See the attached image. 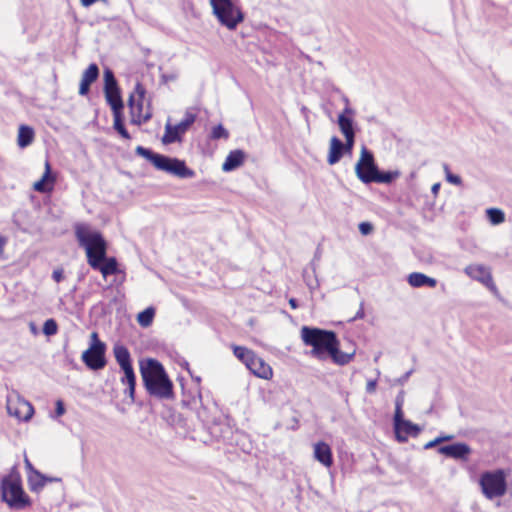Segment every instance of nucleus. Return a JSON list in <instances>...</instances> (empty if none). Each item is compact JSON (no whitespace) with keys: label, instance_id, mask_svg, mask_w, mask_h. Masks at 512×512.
<instances>
[{"label":"nucleus","instance_id":"obj_45","mask_svg":"<svg viewBox=\"0 0 512 512\" xmlns=\"http://www.w3.org/2000/svg\"><path fill=\"white\" fill-rule=\"evenodd\" d=\"M412 373H413V370L412 369L409 370L403 376H401L400 378L397 379V383L403 385L409 379V377L411 376Z\"/></svg>","mask_w":512,"mask_h":512},{"label":"nucleus","instance_id":"obj_8","mask_svg":"<svg viewBox=\"0 0 512 512\" xmlns=\"http://www.w3.org/2000/svg\"><path fill=\"white\" fill-rule=\"evenodd\" d=\"M90 338V346L82 353V361L91 370H101L107 364L106 344L99 339L97 332H92Z\"/></svg>","mask_w":512,"mask_h":512},{"label":"nucleus","instance_id":"obj_26","mask_svg":"<svg viewBox=\"0 0 512 512\" xmlns=\"http://www.w3.org/2000/svg\"><path fill=\"white\" fill-rule=\"evenodd\" d=\"M35 137L34 129L27 125H20L18 129L17 144L21 148H25L32 144Z\"/></svg>","mask_w":512,"mask_h":512},{"label":"nucleus","instance_id":"obj_44","mask_svg":"<svg viewBox=\"0 0 512 512\" xmlns=\"http://www.w3.org/2000/svg\"><path fill=\"white\" fill-rule=\"evenodd\" d=\"M8 243V238L0 233V260L3 259L5 246Z\"/></svg>","mask_w":512,"mask_h":512},{"label":"nucleus","instance_id":"obj_40","mask_svg":"<svg viewBox=\"0 0 512 512\" xmlns=\"http://www.w3.org/2000/svg\"><path fill=\"white\" fill-rule=\"evenodd\" d=\"M359 231L362 235H369L373 231V225L370 222H361L359 224Z\"/></svg>","mask_w":512,"mask_h":512},{"label":"nucleus","instance_id":"obj_13","mask_svg":"<svg viewBox=\"0 0 512 512\" xmlns=\"http://www.w3.org/2000/svg\"><path fill=\"white\" fill-rule=\"evenodd\" d=\"M7 412L19 420L28 421L33 416L34 408L28 401L19 398L15 405L8 400Z\"/></svg>","mask_w":512,"mask_h":512},{"label":"nucleus","instance_id":"obj_23","mask_svg":"<svg viewBox=\"0 0 512 512\" xmlns=\"http://www.w3.org/2000/svg\"><path fill=\"white\" fill-rule=\"evenodd\" d=\"M407 282L414 288L424 286L434 288L437 285V280L435 278L429 277L420 272L410 273L407 277Z\"/></svg>","mask_w":512,"mask_h":512},{"label":"nucleus","instance_id":"obj_7","mask_svg":"<svg viewBox=\"0 0 512 512\" xmlns=\"http://www.w3.org/2000/svg\"><path fill=\"white\" fill-rule=\"evenodd\" d=\"M214 15L229 30H234L244 20L240 8L232 0H210Z\"/></svg>","mask_w":512,"mask_h":512},{"label":"nucleus","instance_id":"obj_50","mask_svg":"<svg viewBox=\"0 0 512 512\" xmlns=\"http://www.w3.org/2000/svg\"><path fill=\"white\" fill-rule=\"evenodd\" d=\"M136 91L139 94L140 98H143L145 90L140 84H137Z\"/></svg>","mask_w":512,"mask_h":512},{"label":"nucleus","instance_id":"obj_49","mask_svg":"<svg viewBox=\"0 0 512 512\" xmlns=\"http://www.w3.org/2000/svg\"><path fill=\"white\" fill-rule=\"evenodd\" d=\"M440 183H435L432 185L431 192L436 196L440 190Z\"/></svg>","mask_w":512,"mask_h":512},{"label":"nucleus","instance_id":"obj_10","mask_svg":"<svg viewBox=\"0 0 512 512\" xmlns=\"http://www.w3.org/2000/svg\"><path fill=\"white\" fill-rule=\"evenodd\" d=\"M196 121V114L187 111L185 118L176 125H172L169 122L165 125V133L162 137L163 144H172L180 142L182 135H184L189 128Z\"/></svg>","mask_w":512,"mask_h":512},{"label":"nucleus","instance_id":"obj_4","mask_svg":"<svg viewBox=\"0 0 512 512\" xmlns=\"http://www.w3.org/2000/svg\"><path fill=\"white\" fill-rule=\"evenodd\" d=\"M0 489L2 500L10 508L21 510L31 505L29 496L23 490L20 475L15 470L1 479Z\"/></svg>","mask_w":512,"mask_h":512},{"label":"nucleus","instance_id":"obj_53","mask_svg":"<svg viewBox=\"0 0 512 512\" xmlns=\"http://www.w3.org/2000/svg\"><path fill=\"white\" fill-rule=\"evenodd\" d=\"M438 438L440 439V443H442V442L449 441V440L453 439V436L445 435V436H439Z\"/></svg>","mask_w":512,"mask_h":512},{"label":"nucleus","instance_id":"obj_17","mask_svg":"<svg viewBox=\"0 0 512 512\" xmlns=\"http://www.w3.org/2000/svg\"><path fill=\"white\" fill-rule=\"evenodd\" d=\"M55 176L52 174L51 166L48 161L45 162V172L41 179L36 181L33 185L35 191L40 193L50 192L53 189L55 183Z\"/></svg>","mask_w":512,"mask_h":512},{"label":"nucleus","instance_id":"obj_25","mask_svg":"<svg viewBox=\"0 0 512 512\" xmlns=\"http://www.w3.org/2000/svg\"><path fill=\"white\" fill-rule=\"evenodd\" d=\"M113 354L116 362L121 368L132 365L131 355L128 348L122 344H115Z\"/></svg>","mask_w":512,"mask_h":512},{"label":"nucleus","instance_id":"obj_41","mask_svg":"<svg viewBox=\"0 0 512 512\" xmlns=\"http://www.w3.org/2000/svg\"><path fill=\"white\" fill-rule=\"evenodd\" d=\"M345 152H350L353 149L354 143H355V134L350 135L348 137H345Z\"/></svg>","mask_w":512,"mask_h":512},{"label":"nucleus","instance_id":"obj_54","mask_svg":"<svg viewBox=\"0 0 512 512\" xmlns=\"http://www.w3.org/2000/svg\"><path fill=\"white\" fill-rule=\"evenodd\" d=\"M151 117H152V114L150 112L142 114V121H144V123H146L148 120H150Z\"/></svg>","mask_w":512,"mask_h":512},{"label":"nucleus","instance_id":"obj_43","mask_svg":"<svg viewBox=\"0 0 512 512\" xmlns=\"http://www.w3.org/2000/svg\"><path fill=\"white\" fill-rule=\"evenodd\" d=\"M65 413V406L62 400L56 401L55 414L56 417H60Z\"/></svg>","mask_w":512,"mask_h":512},{"label":"nucleus","instance_id":"obj_18","mask_svg":"<svg viewBox=\"0 0 512 512\" xmlns=\"http://www.w3.org/2000/svg\"><path fill=\"white\" fill-rule=\"evenodd\" d=\"M99 77V69L98 66H88V68L83 72L80 86H79V94L81 96H86L90 91V86L94 83Z\"/></svg>","mask_w":512,"mask_h":512},{"label":"nucleus","instance_id":"obj_19","mask_svg":"<svg viewBox=\"0 0 512 512\" xmlns=\"http://www.w3.org/2000/svg\"><path fill=\"white\" fill-rule=\"evenodd\" d=\"M123 371V377H121L120 382L123 385L127 386V389L124 391L125 394H127L131 400V402H134L135 400V387H136V375L133 369V366H127L124 368H121Z\"/></svg>","mask_w":512,"mask_h":512},{"label":"nucleus","instance_id":"obj_52","mask_svg":"<svg viewBox=\"0 0 512 512\" xmlns=\"http://www.w3.org/2000/svg\"><path fill=\"white\" fill-rule=\"evenodd\" d=\"M289 305L291 306L292 309H296L298 308V301L295 298H290Z\"/></svg>","mask_w":512,"mask_h":512},{"label":"nucleus","instance_id":"obj_48","mask_svg":"<svg viewBox=\"0 0 512 512\" xmlns=\"http://www.w3.org/2000/svg\"><path fill=\"white\" fill-rule=\"evenodd\" d=\"M439 444H440V439L437 437L434 440L429 441L428 443H426L424 445V449H431V448H433V447H435V446H437Z\"/></svg>","mask_w":512,"mask_h":512},{"label":"nucleus","instance_id":"obj_33","mask_svg":"<svg viewBox=\"0 0 512 512\" xmlns=\"http://www.w3.org/2000/svg\"><path fill=\"white\" fill-rule=\"evenodd\" d=\"M154 316L155 309L153 307H148L137 315V321L140 326L148 327L152 324Z\"/></svg>","mask_w":512,"mask_h":512},{"label":"nucleus","instance_id":"obj_24","mask_svg":"<svg viewBox=\"0 0 512 512\" xmlns=\"http://www.w3.org/2000/svg\"><path fill=\"white\" fill-rule=\"evenodd\" d=\"M245 159V153L242 150H233L226 157L225 162L222 165L223 171L229 172L237 169L242 165Z\"/></svg>","mask_w":512,"mask_h":512},{"label":"nucleus","instance_id":"obj_11","mask_svg":"<svg viewBox=\"0 0 512 512\" xmlns=\"http://www.w3.org/2000/svg\"><path fill=\"white\" fill-rule=\"evenodd\" d=\"M464 271L470 278L486 286L495 296H499V290L489 268L483 265H468Z\"/></svg>","mask_w":512,"mask_h":512},{"label":"nucleus","instance_id":"obj_58","mask_svg":"<svg viewBox=\"0 0 512 512\" xmlns=\"http://www.w3.org/2000/svg\"><path fill=\"white\" fill-rule=\"evenodd\" d=\"M195 380H196L197 382H200V381H201V378H200V377H196V378H195Z\"/></svg>","mask_w":512,"mask_h":512},{"label":"nucleus","instance_id":"obj_32","mask_svg":"<svg viewBox=\"0 0 512 512\" xmlns=\"http://www.w3.org/2000/svg\"><path fill=\"white\" fill-rule=\"evenodd\" d=\"M119 90L114 73L110 69H106L104 72V93L105 98L109 99V91Z\"/></svg>","mask_w":512,"mask_h":512},{"label":"nucleus","instance_id":"obj_36","mask_svg":"<svg viewBox=\"0 0 512 512\" xmlns=\"http://www.w3.org/2000/svg\"><path fill=\"white\" fill-rule=\"evenodd\" d=\"M404 401H405V392L403 390H401L395 398V412H394L393 418L400 419V417L402 415H404V413H403Z\"/></svg>","mask_w":512,"mask_h":512},{"label":"nucleus","instance_id":"obj_57","mask_svg":"<svg viewBox=\"0 0 512 512\" xmlns=\"http://www.w3.org/2000/svg\"><path fill=\"white\" fill-rule=\"evenodd\" d=\"M60 481L59 478L48 477L47 482Z\"/></svg>","mask_w":512,"mask_h":512},{"label":"nucleus","instance_id":"obj_59","mask_svg":"<svg viewBox=\"0 0 512 512\" xmlns=\"http://www.w3.org/2000/svg\"><path fill=\"white\" fill-rule=\"evenodd\" d=\"M31 327H32V331H35V327L33 324H31Z\"/></svg>","mask_w":512,"mask_h":512},{"label":"nucleus","instance_id":"obj_16","mask_svg":"<svg viewBox=\"0 0 512 512\" xmlns=\"http://www.w3.org/2000/svg\"><path fill=\"white\" fill-rule=\"evenodd\" d=\"M249 371L253 373L255 376L268 380L272 378L273 371L269 364H267L261 357H259L256 353L254 357H252L248 367Z\"/></svg>","mask_w":512,"mask_h":512},{"label":"nucleus","instance_id":"obj_27","mask_svg":"<svg viewBox=\"0 0 512 512\" xmlns=\"http://www.w3.org/2000/svg\"><path fill=\"white\" fill-rule=\"evenodd\" d=\"M401 175L399 170L394 171H381L377 170L375 175L371 180V183H380V184H391L394 180H396Z\"/></svg>","mask_w":512,"mask_h":512},{"label":"nucleus","instance_id":"obj_56","mask_svg":"<svg viewBox=\"0 0 512 512\" xmlns=\"http://www.w3.org/2000/svg\"><path fill=\"white\" fill-rule=\"evenodd\" d=\"M163 80L164 82H168V81H172L174 80V76H166V75H163Z\"/></svg>","mask_w":512,"mask_h":512},{"label":"nucleus","instance_id":"obj_5","mask_svg":"<svg viewBox=\"0 0 512 512\" xmlns=\"http://www.w3.org/2000/svg\"><path fill=\"white\" fill-rule=\"evenodd\" d=\"M75 235L79 245L86 251L88 264H90V260L92 259L106 258L107 242L100 232H91L88 226L84 224H77L75 226Z\"/></svg>","mask_w":512,"mask_h":512},{"label":"nucleus","instance_id":"obj_38","mask_svg":"<svg viewBox=\"0 0 512 512\" xmlns=\"http://www.w3.org/2000/svg\"><path fill=\"white\" fill-rule=\"evenodd\" d=\"M210 137L214 140L222 138L227 139L229 137V133L222 124H218L212 128Z\"/></svg>","mask_w":512,"mask_h":512},{"label":"nucleus","instance_id":"obj_20","mask_svg":"<svg viewBox=\"0 0 512 512\" xmlns=\"http://www.w3.org/2000/svg\"><path fill=\"white\" fill-rule=\"evenodd\" d=\"M314 457L325 467L333 464V455L330 446L325 442H318L314 445Z\"/></svg>","mask_w":512,"mask_h":512},{"label":"nucleus","instance_id":"obj_37","mask_svg":"<svg viewBox=\"0 0 512 512\" xmlns=\"http://www.w3.org/2000/svg\"><path fill=\"white\" fill-rule=\"evenodd\" d=\"M57 332H58L57 322L53 318L47 319L43 324V333L46 336L50 337V336L57 334Z\"/></svg>","mask_w":512,"mask_h":512},{"label":"nucleus","instance_id":"obj_46","mask_svg":"<svg viewBox=\"0 0 512 512\" xmlns=\"http://www.w3.org/2000/svg\"><path fill=\"white\" fill-rule=\"evenodd\" d=\"M375 390H376V381L375 380L368 381L367 385H366V391L368 393H373Z\"/></svg>","mask_w":512,"mask_h":512},{"label":"nucleus","instance_id":"obj_12","mask_svg":"<svg viewBox=\"0 0 512 512\" xmlns=\"http://www.w3.org/2000/svg\"><path fill=\"white\" fill-rule=\"evenodd\" d=\"M393 427L396 440L399 443H405L409 436L416 437L421 432V428L410 420H406L404 415L400 419L393 418Z\"/></svg>","mask_w":512,"mask_h":512},{"label":"nucleus","instance_id":"obj_42","mask_svg":"<svg viewBox=\"0 0 512 512\" xmlns=\"http://www.w3.org/2000/svg\"><path fill=\"white\" fill-rule=\"evenodd\" d=\"M52 279L57 283L61 282L64 279L63 269H55L52 273Z\"/></svg>","mask_w":512,"mask_h":512},{"label":"nucleus","instance_id":"obj_30","mask_svg":"<svg viewBox=\"0 0 512 512\" xmlns=\"http://www.w3.org/2000/svg\"><path fill=\"white\" fill-rule=\"evenodd\" d=\"M129 106L131 110V123L135 125H141L144 123L142 121V102H139L138 104H134V98L131 95L129 98Z\"/></svg>","mask_w":512,"mask_h":512},{"label":"nucleus","instance_id":"obj_55","mask_svg":"<svg viewBox=\"0 0 512 512\" xmlns=\"http://www.w3.org/2000/svg\"><path fill=\"white\" fill-rule=\"evenodd\" d=\"M318 282L316 281L315 285H312L311 283H307V286L309 287L310 290H314L318 287Z\"/></svg>","mask_w":512,"mask_h":512},{"label":"nucleus","instance_id":"obj_3","mask_svg":"<svg viewBox=\"0 0 512 512\" xmlns=\"http://www.w3.org/2000/svg\"><path fill=\"white\" fill-rule=\"evenodd\" d=\"M135 153L145 158L157 170L164 171L181 179H189L195 176L194 170L187 167L185 161L156 153L149 148L137 146Z\"/></svg>","mask_w":512,"mask_h":512},{"label":"nucleus","instance_id":"obj_31","mask_svg":"<svg viewBox=\"0 0 512 512\" xmlns=\"http://www.w3.org/2000/svg\"><path fill=\"white\" fill-rule=\"evenodd\" d=\"M234 355L243 363L246 367H248L252 357H254L255 352L243 347V346H234L233 347Z\"/></svg>","mask_w":512,"mask_h":512},{"label":"nucleus","instance_id":"obj_1","mask_svg":"<svg viewBox=\"0 0 512 512\" xmlns=\"http://www.w3.org/2000/svg\"><path fill=\"white\" fill-rule=\"evenodd\" d=\"M301 338L306 346L312 347L310 355L317 360L324 361L330 357L333 363L344 366L354 358V351L346 353L340 350V342L333 331L303 326Z\"/></svg>","mask_w":512,"mask_h":512},{"label":"nucleus","instance_id":"obj_2","mask_svg":"<svg viewBox=\"0 0 512 512\" xmlns=\"http://www.w3.org/2000/svg\"><path fill=\"white\" fill-rule=\"evenodd\" d=\"M140 373L147 392L159 399L174 397L173 383L163 365L156 359L149 358L140 363Z\"/></svg>","mask_w":512,"mask_h":512},{"label":"nucleus","instance_id":"obj_9","mask_svg":"<svg viewBox=\"0 0 512 512\" xmlns=\"http://www.w3.org/2000/svg\"><path fill=\"white\" fill-rule=\"evenodd\" d=\"M378 170L373 153L365 146L362 147L360 158L355 165V173L364 184H370L373 176Z\"/></svg>","mask_w":512,"mask_h":512},{"label":"nucleus","instance_id":"obj_14","mask_svg":"<svg viewBox=\"0 0 512 512\" xmlns=\"http://www.w3.org/2000/svg\"><path fill=\"white\" fill-rule=\"evenodd\" d=\"M438 452L447 457L465 461L471 454V448L466 443L457 442L450 445L440 446L438 448Z\"/></svg>","mask_w":512,"mask_h":512},{"label":"nucleus","instance_id":"obj_35","mask_svg":"<svg viewBox=\"0 0 512 512\" xmlns=\"http://www.w3.org/2000/svg\"><path fill=\"white\" fill-rule=\"evenodd\" d=\"M108 95H109V99L106 98V101L110 105L111 110L113 111V105H115L116 107H118L117 105H119V111H122L124 105H123V101H122V98L120 95V91L112 90V91H109Z\"/></svg>","mask_w":512,"mask_h":512},{"label":"nucleus","instance_id":"obj_34","mask_svg":"<svg viewBox=\"0 0 512 512\" xmlns=\"http://www.w3.org/2000/svg\"><path fill=\"white\" fill-rule=\"evenodd\" d=\"M487 218L493 225L501 224L505 221V214L501 209L489 208L486 210Z\"/></svg>","mask_w":512,"mask_h":512},{"label":"nucleus","instance_id":"obj_28","mask_svg":"<svg viewBox=\"0 0 512 512\" xmlns=\"http://www.w3.org/2000/svg\"><path fill=\"white\" fill-rule=\"evenodd\" d=\"M48 476L43 475L38 470H33V474L28 476V484L31 491H40L47 483Z\"/></svg>","mask_w":512,"mask_h":512},{"label":"nucleus","instance_id":"obj_21","mask_svg":"<svg viewBox=\"0 0 512 512\" xmlns=\"http://www.w3.org/2000/svg\"><path fill=\"white\" fill-rule=\"evenodd\" d=\"M353 110L345 108L344 111L338 116V125L344 137L355 134L354 121L351 117Z\"/></svg>","mask_w":512,"mask_h":512},{"label":"nucleus","instance_id":"obj_15","mask_svg":"<svg viewBox=\"0 0 512 512\" xmlns=\"http://www.w3.org/2000/svg\"><path fill=\"white\" fill-rule=\"evenodd\" d=\"M94 270L101 272L104 278L109 275H115L119 272L118 262L115 257H107L105 259H92L89 264Z\"/></svg>","mask_w":512,"mask_h":512},{"label":"nucleus","instance_id":"obj_47","mask_svg":"<svg viewBox=\"0 0 512 512\" xmlns=\"http://www.w3.org/2000/svg\"><path fill=\"white\" fill-rule=\"evenodd\" d=\"M364 308H363V303H361V306H360V309L358 310V312L356 313V315L350 319V321H355L357 319H362L364 318Z\"/></svg>","mask_w":512,"mask_h":512},{"label":"nucleus","instance_id":"obj_6","mask_svg":"<svg viewBox=\"0 0 512 512\" xmlns=\"http://www.w3.org/2000/svg\"><path fill=\"white\" fill-rule=\"evenodd\" d=\"M482 494L488 500L503 497L507 492V473L503 469L484 471L479 478Z\"/></svg>","mask_w":512,"mask_h":512},{"label":"nucleus","instance_id":"obj_51","mask_svg":"<svg viewBox=\"0 0 512 512\" xmlns=\"http://www.w3.org/2000/svg\"><path fill=\"white\" fill-rule=\"evenodd\" d=\"M25 466L30 471V474H33V470H36L28 459H25Z\"/></svg>","mask_w":512,"mask_h":512},{"label":"nucleus","instance_id":"obj_39","mask_svg":"<svg viewBox=\"0 0 512 512\" xmlns=\"http://www.w3.org/2000/svg\"><path fill=\"white\" fill-rule=\"evenodd\" d=\"M443 169L445 172L446 180L454 185H460L462 183V179L460 176L453 174L450 172L448 164H443Z\"/></svg>","mask_w":512,"mask_h":512},{"label":"nucleus","instance_id":"obj_22","mask_svg":"<svg viewBox=\"0 0 512 512\" xmlns=\"http://www.w3.org/2000/svg\"><path fill=\"white\" fill-rule=\"evenodd\" d=\"M345 152L344 143L336 136H333L330 140L329 154L327 162L330 165H334L340 161Z\"/></svg>","mask_w":512,"mask_h":512},{"label":"nucleus","instance_id":"obj_29","mask_svg":"<svg viewBox=\"0 0 512 512\" xmlns=\"http://www.w3.org/2000/svg\"><path fill=\"white\" fill-rule=\"evenodd\" d=\"M113 116L114 123L113 128L125 139L129 140L131 138L129 132L124 126L122 111H119V106L116 107L113 105Z\"/></svg>","mask_w":512,"mask_h":512}]
</instances>
